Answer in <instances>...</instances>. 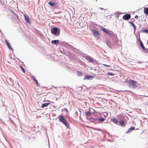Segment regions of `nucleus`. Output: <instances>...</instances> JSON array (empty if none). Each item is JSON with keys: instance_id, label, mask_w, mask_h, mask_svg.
I'll use <instances>...</instances> for the list:
<instances>
[{"instance_id": "nucleus-34", "label": "nucleus", "mask_w": 148, "mask_h": 148, "mask_svg": "<svg viewBox=\"0 0 148 148\" xmlns=\"http://www.w3.org/2000/svg\"><path fill=\"white\" fill-rule=\"evenodd\" d=\"M103 65L104 66H107V67H110V66L108 65H107L106 64H103Z\"/></svg>"}, {"instance_id": "nucleus-16", "label": "nucleus", "mask_w": 148, "mask_h": 148, "mask_svg": "<svg viewBox=\"0 0 148 148\" xmlns=\"http://www.w3.org/2000/svg\"><path fill=\"white\" fill-rule=\"evenodd\" d=\"M59 42L58 40H54L51 41V43L53 44L57 45Z\"/></svg>"}, {"instance_id": "nucleus-25", "label": "nucleus", "mask_w": 148, "mask_h": 148, "mask_svg": "<svg viewBox=\"0 0 148 148\" xmlns=\"http://www.w3.org/2000/svg\"><path fill=\"white\" fill-rule=\"evenodd\" d=\"M20 68L22 70L23 72L24 73H25V69H24V68H23V67L21 65H20Z\"/></svg>"}, {"instance_id": "nucleus-33", "label": "nucleus", "mask_w": 148, "mask_h": 148, "mask_svg": "<svg viewBox=\"0 0 148 148\" xmlns=\"http://www.w3.org/2000/svg\"><path fill=\"white\" fill-rule=\"evenodd\" d=\"M108 74L110 75H113L114 74H113L112 73H108Z\"/></svg>"}, {"instance_id": "nucleus-26", "label": "nucleus", "mask_w": 148, "mask_h": 148, "mask_svg": "<svg viewBox=\"0 0 148 148\" xmlns=\"http://www.w3.org/2000/svg\"><path fill=\"white\" fill-rule=\"evenodd\" d=\"M87 60H88L89 62H92L93 61V60L91 58L88 57L87 58Z\"/></svg>"}, {"instance_id": "nucleus-36", "label": "nucleus", "mask_w": 148, "mask_h": 148, "mask_svg": "<svg viewBox=\"0 0 148 148\" xmlns=\"http://www.w3.org/2000/svg\"><path fill=\"white\" fill-rule=\"evenodd\" d=\"M101 8V10H102L103 9V8Z\"/></svg>"}, {"instance_id": "nucleus-14", "label": "nucleus", "mask_w": 148, "mask_h": 148, "mask_svg": "<svg viewBox=\"0 0 148 148\" xmlns=\"http://www.w3.org/2000/svg\"><path fill=\"white\" fill-rule=\"evenodd\" d=\"M50 104V103H46L42 104V105L41 107L42 108H44L45 107L49 105Z\"/></svg>"}, {"instance_id": "nucleus-6", "label": "nucleus", "mask_w": 148, "mask_h": 148, "mask_svg": "<svg viewBox=\"0 0 148 148\" xmlns=\"http://www.w3.org/2000/svg\"><path fill=\"white\" fill-rule=\"evenodd\" d=\"M90 120L91 122L94 123L95 124L99 123L98 120L95 118H91Z\"/></svg>"}, {"instance_id": "nucleus-13", "label": "nucleus", "mask_w": 148, "mask_h": 148, "mask_svg": "<svg viewBox=\"0 0 148 148\" xmlns=\"http://www.w3.org/2000/svg\"><path fill=\"white\" fill-rule=\"evenodd\" d=\"M125 82L128 83H135V82L134 80L130 79H126L125 80Z\"/></svg>"}, {"instance_id": "nucleus-21", "label": "nucleus", "mask_w": 148, "mask_h": 148, "mask_svg": "<svg viewBox=\"0 0 148 148\" xmlns=\"http://www.w3.org/2000/svg\"><path fill=\"white\" fill-rule=\"evenodd\" d=\"M102 31L105 32L107 34H109V32L110 31L109 30H107L105 28H103L102 29Z\"/></svg>"}, {"instance_id": "nucleus-10", "label": "nucleus", "mask_w": 148, "mask_h": 148, "mask_svg": "<svg viewBox=\"0 0 148 148\" xmlns=\"http://www.w3.org/2000/svg\"><path fill=\"white\" fill-rule=\"evenodd\" d=\"M111 121L112 122H113L114 123L116 124L117 125H119V124H118V121L116 119L113 118H112L111 119Z\"/></svg>"}, {"instance_id": "nucleus-9", "label": "nucleus", "mask_w": 148, "mask_h": 148, "mask_svg": "<svg viewBox=\"0 0 148 148\" xmlns=\"http://www.w3.org/2000/svg\"><path fill=\"white\" fill-rule=\"evenodd\" d=\"M135 130V127L134 126L131 127L129 129L128 131L126 132V133L127 134L130 133L133 130Z\"/></svg>"}, {"instance_id": "nucleus-31", "label": "nucleus", "mask_w": 148, "mask_h": 148, "mask_svg": "<svg viewBox=\"0 0 148 148\" xmlns=\"http://www.w3.org/2000/svg\"><path fill=\"white\" fill-rule=\"evenodd\" d=\"M138 41H139V43L140 44V43H141L142 42L140 38V36H139V38L138 39Z\"/></svg>"}, {"instance_id": "nucleus-32", "label": "nucleus", "mask_w": 148, "mask_h": 148, "mask_svg": "<svg viewBox=\"0 0 148 148\" xmlns=\"http://www.w3.org/2000/svg\"><path fill=\"white\" fill-rule=\"evenodd\" d=\"M109 34V35H110V36H112L113 34V33L112 32H110L109 31V34Z\"/></svg>"}, {"instance_id": "nucleus-1", "label": "nucleus", "mask_w": 148, "mask_h": 148, "mask_svg": "<svg viewBox=\"0 0 148 148\" xmlns=\"http://www.w3.org/2000/svg\"><path fill=\"white\" fill-rule=\"evenodd\" d=\"M58 118L59 119L60 122H62L64 125L67 128H70L69 125L66 120L64 117L62 115H60L58 116Z\"/></svg>"}, {"instance_id": "nucleus-4", "label": "nucleus", "mask_w": 148, "mask_h": 148, "mask_svg": "<svg viewBox=\"0 0 148 148\" xmlns=\"http://www.w3.org/2000/svg\"><path fill=\"white\" fill-rule=\"evenodd\" d=\"M48 3L52 7H54L58 5V2H53L51 1Z\"/></svg>"}, {"instance_id": "nucleus-27", "label": "nucleus", "mask_w": 148, "mask_h": 148, "mask_svg": "<svg viewBox=\"0 0 148 148\" xmlns=\"http://www.w3.org/2000/svg\"><path fill=\"white\" fill-rule=\"evenodd\" d=\"M41 84H36V85L38 86H39L41 88H45V87L43 86H42L40 85Z\"/></svg>"}, {"instance_id": "nucleus-15", "label": "nucleus", "mask_w": 148, "mask_h": 148, "mask_svg": "<svg viewBox=\"0 0 148 148\" xmlns=\"http://www.w3.org/2000/svg\"><path fill=\"white\" fill-rule=\"evenodd\" d=\"M140 44V47L142 48L144 50H148V48L146 49L144 46L143 42L141 43Z\"/></svg>"}, {"instance_id": "nucleus-22", "label": "nucleus", "mask_w": 148, "mask_h": 148, "mask_svg": "<svg viewBox=\"0 0 148 148\" xmlns=\"http://www.w3.org/2000/svg\"><path fill=\"white\" fill-rule=\"evenodd\" d=\"M105 120V119H104L103 117L99 119L98 121H99V122H103V121H104Z\"/></svg>"}, {"instance_id": "nucleus-18", "label": "nucleus", "mask_w": 148, "mask_h": 148, "mask_svg": "<svg viewBox=\"0 0 148 148\" xmlns=\"http://www.w3.org/2000/svg\"><path fill=\"white\" fill-rule=\"evenodd\" d=\"M144 10V13L147 15H148V8H145Z\"/></svg>"}, {"instance_id": "nucleus-7", "label": "nucleus", "mask_w": 148, "mask_h": 148, "mask_svg": "<svg viewBox=\"0 0 148 148\" xmlns=\"http://www.w3.org/2000/svg\"><path fill=\"white\" fill-rule=\"evenodd\" d=\"M24 18L25 20L27 22L29 23H30L31 20L30 18L27 16H26L25 14L24 15Z\"/></svg>"}, {"instance_id": "nucleus-35", "label": "nucleus", "mask_w": 148, "mask_h": 148, "mask_svg": "<svg viewBox=\"0 0 148 148\" xmlns=\"http://www.w3.org/2000/svg\"><path fill=\"white\" fill-rule=\"evenodd\" d=\"M138 16L137 15H136L135 16V18L136 19H138Z\"/></svg>"}, {"instance_id": "nucleus-23", "label": "nucleus", "mask_w": 148, "mask_h": 148, "mask_svg": "<svg viewBox=\"0 0 148 148\" xmlns=\"http://www.w3.org/2000/svg\"><path fill=\"white\" fill-rule=\"evenodd\" d=\"M32 77L33 79V80L36 83H38V81L36 79L35 77L34 76H32Z\"/></svg>"}, {"instance_id": "nucleus-2", "label": "nucleus", "mask_w": 148, "mask_h": 148, "mask_svg": "<svg viewBox=\"0 0 148 148\" xmlns=\"http://www.w3.org/2000/svg\"><path fill=\"white\" fill-rule=\"evenodd\" d=\"M60 28L57 27L53 28L51 30L52 34L55 36H58L60 34Z\"/></svg>"}, {"instance_id": "nucleus-24", "label": "nucleus", "mask_w": 148, "mask_h": 148, "mask_svg": "<svg viewBox=\"0 0 148 148\" xmlns=\"http://www.w3.org/2000/svg\"><path fill=\"white\" fill-rule=\"evenodd\" d=\"M77 75L79 76H80L82 75V73L81 72L78 71H77Z\"/></svg>"}, {"instance_id": "nucleus-3", "label": "nucleus", "mask_w": 148, "mask_h": 148, "mask_svg": "<svg viewBox=\"0 0 148 148\" xmlns=\"http://www.w3.org/2000/svg\"><path fill=\"white\" fill-rule=\"evenodd\" d=\"M128 86L131 89H134L137 87L136 84H128Z\"/></svg>"}, {"instance_id": "nucleus-12", "label": "nucleus", "mask_w": 148, "mask_h": 148, "mask_svg": "<svg viewBox=\"0 0 148 148\" xmlns=\"http://www.w3.org/2000/svg\"><path fill=\"white\" fill-rule=\"evenodd\" d=\"M5 42L7 46L8 47L9 49H10L13 50L12 49V48L11 46H10V44L8 43V40H5Z\"/></svg>"}, {"instance_id": "nucleus-20", "label": "nucleus", "mask_w": 148, "mask_h": 148, "mask_svg": "<svg viewBox=\"0 0 148 148\" xmlns=\"http://www.w3.org/2000/svg\"><path fill=\"white\" fill-rule=\"evenodd\" d=\"M84 113L86 116H89L91 115V112L89 111H85Z\"/></svg>"}, {"instance_id": "nucleus-5", "label": "nucleus", "mask_w": 148, "mask_h": 148, "mask_svg": "<svg viewBox=\"0 0 148 148\" xmlns=\"http://www.w3.org/2000/svg\"><path fill=\"white\" fill-rule=\"evenodd\" d=\"M131 18V16L130 14H127L124 15L123 17V19L125 20H127Z\"/></svg>"}, {"instance_id": "nucleus-30", "label": "nucleus", "mask_w": 148, "mask_h": 148, "mask_svg": "<svg viewBox=\"0 0 148 148\" xmlns=\"http://www.w3.org/2000/svg\"><path fill=\"white\" fill-rule=\"evenodd\" d=\"M107 44L108 45H110L111 42H110V41H108L107 42Z\"/></svg>"}, {"instance_id": "nucleus-11", "label": "nucleus", "mask_w": 148, "mask_h": 148, "mask_svg": "<svg viewBox=\"0 0 148 148\" xmlns=\"http://www.w3.org/2000/svg\"><path fill=\"white\" fill-rule=\"evenodd\" d=\"M93 77L92 76L86 75L85 76L84 79L91 80L93 79Z\"/></svg>"}, {"instance_id": "nucleus-17", "label": "nucleus", "mask_w": 148, "mask_h": 148, "mask_svg": "<svg viewBox=\"0 0 148 148\" xmlns=\"http://www.w3.org/2000/svg\"><path fill=\"white\" fill-rule=\"evenodd\" d=\"M120 125L123 127L125 126V123L123 120H121L120 121Z\"/></svg>"}, {"instance_id": "nucleus-29", "label": "nucleus", "mask_w": 148, "mask_h": 148, "mask_svg": "<svg viewBox=\"0 0 148 148\" xmlns=\"http://www.w3.org/2000/svg\"><path fill=\"white\" fill-rule=\"evenodd\" d=\"M143 32L145 33H148V30L146 29H144L143 30Z\"/></svg>"}, {"instance_id": "nucleus-19", "label": "nucleus", "mask_w": 148, "mask_h": 148, "mask_svg": "<svg viewBox=\"0 0 148 148\" xmlns=\"http://www.w3.org/2000/svg\"><path fill=\"white\" fill-rule=\"evenodd\" d=\"M129 23L133 26L134 28V31H135L136 30V27L135 25L133 23H132L131 22L129 21Z\"/></svg>"}, {"instance_id": "nucleus-8", "label": "nucleus", "mask_w": 148, "mask_h": 148, "mask_svg": "<svg viewBox=\"0 0 148 148\" xmlns=\"http://www.w3.org/2000/svg\"><path fill=\"white\" fill-rule=\"evenodd\" d=\"M93 34L97 38H99V33L96 30L94 29L92 31Z\"/></svg>"}, {"instance_id": "nucleus-28", "label": "nucleus", "mask_w": 148, "mask_h": 148, "mask_svg": "<svg viewBox=\"0 0 148 148\" xmlns=\"http://www.w3.org/2000/svg\"><path fill=\"white\" fill-rule=\"evenodd\" d=\"M103 115L104 117L106 118L108 116V114L107 112H105L103 113Z\"/></svg>"}]
</instances>
